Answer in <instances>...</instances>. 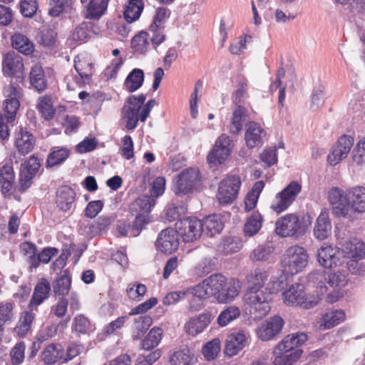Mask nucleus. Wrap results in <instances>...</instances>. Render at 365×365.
Instances as JSON below:
<instances>
[{"mask_svg": "<svg viewBox=\"0 0 365 365\" xmlns=\"http://www.w3.org/2000/svg\"><path fill=\"white\" fill-rule=\"evenodd\" d=\"M276 233L282 237H298L304 235V227L295 214H287L279 217L275 222Z\"/></svg>", "mask_w": 365, "mask_h": 365, "instance_id": "obj_7", "label": "nucleus"}, {"mask_svg": "<svg viewBox=\"0 0 365 365\" xmlns=\"http://www.w3.org/2000/svg\"><path fill=\"white\" fill-rule=\"evenodd\" d=\"M247 336L243 331L230 334L226 340L225 353L229 356L236 355L246 344Z\"/></svg>", "mask_w": 365, "mask_h": 365, "instance_id": "obj_25", "label": "nucleus"}, {"mask_svg": "<svg viewBox=\"0 0 365 365\" xmlns=\"http://www.w3.org/2000/svg\"><path fill=\"white\" fill-rule=\"evenodd\" d=\"M34 137L26 128L21 127L16 133L15 145L17 150L22 155H26L34 148Z\"/></svg>", "mask_w": 365, "mask_h": 365, "instance_id": "obj_24", "label": "nucleus"}, {"mask_svg": "<svg viewBox=\"0 0 365 365\" xmlns=\"http://www.w3.org/2000/svg\"><path fill=\"white\" fill-rule=\"evenodd\" d=\"M155 204V199L152 196L143 195L140 196L132 204L131 209L138 213H144L148 215L151 209Z\"/></svg>", "mask_w": 365, "mask_h": 365, "instance_id": "obj_48", "label": "nucleus"}, {"mask_svg": "<svg viewBox=\"0 0 365 365\" xmlns=\"http://www.w3.org/2000/svg\"><path fill=\"white\" fill-rule=\"evenodd\" d=\"M51 290L50 282L46 278H42L36 284L31 299L28 305V309L31 310H38V307L43 302L48 299Z\"/></svg>", "mask_w": 365, "mask_h": 365, "instance_id": "obj_22", "label": "nucleus"}, {"mask_svg": "<svg viewBox=\"0 0 365 365\" xmlns=\"http://www.w3.org/2000/svg\"><path fill=\"white\" fill-rule=\"evenodd\" d=\"M317 261L324 268H331L340 264L341 255L340 248L336 250L330 245L322 246L317 250Z\"/></svg>", "mask_w": 365, "mask_h": 365, "instance_id": "obj_21", "label": "nucleus"}, {"mask_svg": "<svg viewBox=\"0 0 365 365\" xmlns=\"http://www.w3.org/2000/svg\"><path fill=\"white\" fill-rule=\"evenodd\" d=\"M206 283L209 287L211 296H215L218 293L219 289H222L225 286L227 278L222 274H213L206 278Z\"/></svg>", "mask_w": 365, "mask_h": 365, "instance_id": "obj_52", "label": "nucleus"}, {"mask_svg": "<svg viewBox=\"0 0 365 365\" xmlns=\"http://www.w3.org/2000/svg\"><path fill=\"white\" fill-rule=\"evenodd\" d=\"M214 319V315L210 312H205L196 317H192L185 325V331L191 336L202 333Z\"/></svg>", "mask_w": 365, "mask_h": 365, "instance_id": "obj_20", "label": "nucleus"}, {"mask_svg": "<svg viewBox=\"0 0 365 365\" xmlns=\"http://www.w3.org/2000/svg\"><path fill=\"white\" fill-rule=\"evenodd\" d=\"M284 321L279 315H274L263 321L256 329V334L263 341L274 340L281 333Z\"/></svg>", "mask_w": 365, "mask_h": 365, "instance_id": "obj_11", "label": "nucleus"}, {"mask_svg": "<svg viewBox=\"0 0 365 365\" xmlns=\"http://www.w3.org/2000/svg\"><path fill=\"white\" fill-rule=\"evenodd\" d=\"M163 330L159 327H153L141 341L142 348L149 350L156 347L162 339Z\"/></svg>", "mask_w": 365, "mask_h": 365, "instance_id": "obj_49", "label": "nucleus"}, {"mask_svg": "<svg viewBox=\"0 0 365 365\" xmlns=\"http://www.w3.org/2000/svg\"><path fill=\"white\" fill-rule=\"evenodd\" d=\"M152 324V318L148 315L140 316L135 319L133 338L140 339L141 336L149 329Z\"/></svg>", "mask_w": 365, "mask_h": 365, "instance_id": "obj_54", "label": "nucleus"}, {"mask_svg": "<svg viewBox=\"0 0 365 365\" xmlns=\"http://www.w3.org/2000/svg\"><path fill=\"white\" fill-rule=\"evenodd\" d=\"M4 105L7 122L12 123L15 120L17 110L20 106L19 100L17 98L14 99L7 98L4 101Z\"/></svg>", "mask_w": 365, "mask_h": 365, "instance_id": "obj_59", "label": "nucleus"}, {"mask_svg": "<svg viewBox=\"0 0 365 365\" xmlns=\"http://www.w3.org/2000/svg\"><path fill=\"white\" fill-rule=\"evenodd\" d=\"M152 35L149 31H140L131 40V46L134 52L138 54L145 53L150 48Z\"/></svg>", "mask_w": 365, "mask_h": 365, "instance_id": "obj_31", "label": "nucleus"}, {"mask_svg": "<svg viewBox=\"0 0 365 365\" xmlns=\"http://www.w3.org/2000/svg\"><path fill=\"white\" fill-rule=\"evenodd\" d=\"M264 187L262 180L256 182L251 190L249 191L245 198V208L247 211L253 210L257 203L259 195Z\"/></svg>", "mask_w": 365, "mask_h": 365, "instance_id": "obj_43", "label": "nucleus"}, {"mask_svg": "<svg viewBox=\"0 0 365 365\" xmlns=\"http://www.w3.org/2000/svg\"><path fill=\"white\" fill-rule=\"evenodd\" d=\"M220 341L215 338L207 342L202 349V354L207 361L215 359L220 351Z\"/></svg>", "mask_w": 365, "mask_h": 365, "instance_id": "obj_53", "label": "nucleus"}, {"mask_svg": "<svg viewBox=\"0 0 365 365\" xmlns=\"http://www.w3.org/2000/svg\"><path fill=\"white\" fill-rule=\"evenodd\" d=\"M170 11L165 7H159L155 11L152 24L148 31L152 35V46L156 48L166 38L164 32L165 23L170 16Z\"/></svg>", "mask_w": 365, "mask_h": 365, "instance_id": "obj_10", "label": "nucleus"}, {"mask_svg": "<svg viewBox=\"0 0 365 365\" xmlns=\"http://www.w3.org/2000/svg\"><path fill=\"white\" fill-rule=\"evenodd\" d=\"M263 218L259 212H255L247 218L245 226L244 232L246 236L252 237L256 235L262 227Z\"/></svg>", "mask_w": 365, "mask_h": 365, "instance_id": "obj_44", "label": "nucleus"}, {"mask_svg": "<svg viewBox=\"0 0 365 365\" xmlns=\"http://www.w3.org/2000/svg\"><path fill=\"white\" fill-rule=\"evenodd\" d=\"M150 222V220L148 215H145L144 213H138L135 220L131 225V228H130V237H137L139 235L142 230Z\"/></svg>", "mask_w": 365, "mask_h": 365, "instance_id": "obj_57", "label": "nucleus"}, {"mask_svg": "<svg viewBox=\"0 0 365 365\" xmlns=\"http://www.w3.org/2000/svg\"><path fill=\"white\" fill-rule=\"evenodd\" d=\"M14 304L10 302H1L0 304V324L11 322L14 317Z\"/></svg>", "mask_w": 365, "mask_h": 365, "instance_id": "obj_63", "label": "nucleus"}, {"mask_svg": "<svg viewBox=\"0 0 365 365\" xmlns=\"http://www.w3.org/2000/svg\"><path fill=\"white\" fill-rule=\"evenodd\" d=\"M63 354V349L59 344H51L46 346L42 353V359L48 365L55 364Z\"/></svg>", "mask_w": 365, "mask_h": 365, "instance_id": "obj_42", "label": "nucleus"}, {"mask_svg": "<svg viewBox=\"0 0 365 365\" xmlns=\"http://www.w3.org/2000/svg\"><path fill=\"white\" fill-rule=\"evenodd\" d=\"M268 277L269 273L267 269L262 267L255 268L247 277V282L250 284L248 288L266 289L264 284Z\"/></svg>", "mask_w": 365, "mask_h": 365, "instance_id": "obj_32", "label": "nucleus"}, {"mask_svg": "<svg viewBox=\"0 0 365 365\" xmlns=\"http://www.w3.org/2000/svg\"><path fill=\"white\" fill-rule=\"evenodd\" d=\"M282 297L287 305L299 306L304 309H311L319 302V297L306 295L304 285L299 283L290 285L283 292Z\"/></svg>", "mask_w": 365, "mask_h": 365, "instance_id": "obj_3", "label": "nucleus"}, {"mask_svg": "<svg viewBox=\"0 0 365 365\" xmlns=\"http://www.w3.org/2000/svg\"><path fill=\"white\" fill-rule=\"evenodd\" d=\"M195 360L193 350L183 349L175 351L170 359V365H191Z\"/></svg>", "mask_w": 365, "mask_h": 365, "instance_id": "obj_38", "label": "nucleus"}, {"mask_svg": "<svg viewBox=\"0 0 365 365\" xmlns=\"http://www.w3.org/2000/svg\"><path fill=\"white\" fill-rule=\"evenodd\" d=\"M11 43L14 48L19 52L29 55L33 53L34 46L33 43L24 34H16L11 37Z\"/></svg>", "mask_w": 365, "mask_h": 365, "instance_id": "obj_40", "label": "nucleus"}, {"mask_svg": "<svg viewBox=\"0 0 365 365\" xmlns=\"http://www.w3.org/2000/svg\"><path fill=\"white\" fill-rule=\"evenodd\" d=\"M202 235L212 237L220 233L224 225L220 215H211L206 217L202 221Z\"/></svg>", "mask_w": 365, "mask_h": 365, "instance_id": "obj_28", "label": "nucleus"}, {"mask_svg": "<svg viewBox=\"0 0 365 365\" xmlns=\"http://www.w3.org/2000/svg\"><path fill=\"white\" fill-rule=\"evenodd\" d=\"M247 110L238 105L232 113V118L230 125V133L237 135L242 129L243 122L247 120Z\"/></svg>", "mask_w": 365, "mask_h": 365, "instance_id": "obj_37", "label": "nucleus"}, {"mask_svg": "<svg viewBox=\"0 0 365 365\" xmlns=\"http://www.w3.org/2000/svg\"><path fill=\"white\" fill-rule=\"evenodd\" d=\"M143 81V71L140 68H134L126 77L124 86L128 92L133 93L142 86Z\"/></svg>", "mask_w": 365, "mask_h": 365, "instance_id": "obj_39", "label": "nucleus"}, {"mask_svg": "<svg viewBox=\"0 0 365 365\" xmlns=\"http://www.w3.org/2000/svg\"><path fill=\"white\" fill-rule=\"evenodd\" d=\"M345 314L342 310H331L326 312L319 322V327L324 330L334 327L343 322Z\"/></svg>", "mask_w": 365, "mask_h": 365, "instance_id": "obj_35", "label": "nucleus"}, {"mask_svg": "<svg viewBox=\"0 0 365 365\" xmlns=\"http://www.w3.org/2000/svg\"><path fill=\"white\" fill-rule=\"evenodd\" d=\"M240 313L241 312L237 307L229 306L220 312L217 319V323L221 327H225L237 319L240 316Z\"/></svg>", "mask_w": 365, "mask_h": 365, "instance_id": "obj_47", "label": "nucleus"}, {"mask_svg": "<svg viewBox=\"0 0 365 365\" xmlns=\"http://www.w3.org/2000/svg\"><path fill=\"white\" fill-rule=\"evenodd\" d=\"M145 99L146 96L143 94L138 96H130L126 99L122 108V118L126 120L128 130L135 129L138 125V120L141 121L140 110Z\"/></svg>", "mask_w": 365, "mask_h": 365, "instance_id": "obj_6", "label": "nucleus"}, {"mask_svg": "<svg viewBox=\"0 0 365 365\" xmlns=\"http://www.w3.org/2000/svg\"><path fill=\"white\" fill-rule=\"evenodd\" d=\"M331 225L326 212H322L317 219L314 235L319 240L326 239L331 233Z\"/></svg>", "mask_w": 365, "mask_h": 365, "instance_id": "obj_34", "label": "nucleus"}, {"mask_svg": "<svg viewBox=\"0 0 365 365\" xmlns=\"http://www.w3.org/2000/svg\"><path fill=\"white\" fill-rule=\"evenodd\" d=\"M307 339V335L302 332L287 335L274 346L275 353L280 354V351L293 353L297 351H302L298 347L304 344Z\"/></svg>", "mask_w": 365, "mask_h": 365, "instance_id": "obj_19", "label": "nucleus"}, {"mask_svg": "<svg viewBox=\"0 0 365 365\" xmlns=\"http://www.w3.org/2000/svg\"><path fill=\"white\" fill-rule=\"evenodd\" d=\"M353 144L354 138L350 135H344L339 138L331 153L327 156L329 163L335 165L346 158Z\"/></svg>", "mask_w": 365, "mask_h": 365, "instance_id": "obj_16", "label": "nucleus"}, {"mask_svg": "<svg viewBox=\"0 0 365 365\" xmlns=\"http://www.w3.org/2000/svg\"><path fill=\"white\" fill-rule=\"evenodd\" d=\"M273 251L274 247L269 245H259L250 253V258L254 262L267 261L272 256Z\"/></svg>", "mask_w": 365, "mask_h": 365, "instance_id": "obj_50", "label": "nucleus"}, {"mask_svg": "<svg viewBox=\"0 0 365 365\" xmlns=\"http://www.w3.org/2000/svg\"><path fill=\"white\" fill-rule=\"evenodd\" d=\"M329 202L336 217L351 218L352 214L365 212V187L354 186L344 192L338 187L329 192Z\"/></svg>", "mask_w": 365, "mask_h": 365, "instance_id": "obj_1", "label": "nucleus"}, {"mask_svg": "<svg viewBox=\"0 0 365 365\" xmlns=\"http://www.w3.org/2000/svg\"><path fill=\"white\" fill-rule=\"evenodd\" d=\"M241 248V243L235 237H230L223 239L219 245V250L225 255H230L238 252Z\"/></svg>", "mask_w": 365, "mask_h": 365, "instance_id": "obj_56", "label": "nucleus"}, {"mask_svg": "<svg viewBox=\"0 0 365 365\" xmlns=\"http://www.w3.org/2000/svg\"><path fill=\"white\" fill-rule=\"evenodd\" d=\"M241 179L237 175H230L222 179L218 186L216 199L221 205L232 204L238 197Z\"/></svg>", "mask_w": 365, "mask_h": 365, "instance_id": "obj_5", "label": "nucleus"}, {"mask_svg": "<svg viewBox=\"0 0 365 365\" xmlns=\"http://www.w3.org/2000/svg\"><path fill=\"white\" fill-rule=\"evenodd\" d=\"M143 9L142 0H129L124 11V18L128 23L137 20Z\"/></svg>", "mask_w": 365, "mask_h": 365, "instance_id": "obj_45", "label": "nucleus"}, {"mask_svg": "<svg viewBox=\"0 0 365 365\" xmlns=\"http://www.w3.org/2000/svg\"><path fill=\"white\" fill-rule=\"evenodd\" d=\"M71 285V278L68 270H64L53 284V291L56 296L65 297L68 294Z\"/></svg>", "mask_w": 365, "mask_h": 365, "instance_id": "obj_41", "label": "nucleus"}, {"mask_svg": "<svg viewBox=\"0 0 365 365\" xmlns=\"http://www.w3.org/2000/svg\"><path fill=\"white\" fill-rule=\"evenodd\" d=\"M2 72L6 77H14L18 82H23L24 73L22 58L15 53H6L2 61Z\"/></svg>", "mask_w": 365, "mask_h": 365, "instance_id": "obj_13", "label": "nucleus"}, {"mask_svg": "<svg viewBox=\"0 0 365 365\" xmlns=\"http://www.w3.org/2000/svg\"><path fill=\"white\" fill-rule=\"evenodd\" d=\"M34 310H26L21 313L19 321L14 327V331L19 337L26 336L31 329V325L35 319Z\"/></svg>", "mask_w": 365, "mask_h": 365, "instance_id": "obj_26", "label": "nucleus"}, {"mask_svg": "<svg viewBox=\"0 0 365 365\" xmlns=\"http://www.w3.org/2000/svg\"><path fill=\"white\" fill-rule=\"evenodd\" d=\"M38 109L42 116L47 120L52 119L55 114V109L53 108L51 101L46 97H42L39 99Z\"/></svg>", "mask_w": 365, "mask_h": 365, "instance_id": "obj_62", "label": "nucleus"}, {"mask_svg": "<svg viewBox=\"0 0 365 365\" xmlns=\"http://www.w3.org/2000/svg\"><path fill=\"white\" fill-rule=\"evenodd\" d=\"M307 262L308 256L305 250L299 246H292L286 250L282 264L285 272L295 274L307 266Z\"/></svg>", "mask_w": 365, "mask_h": 365, "instance_id": "obj_4", "label": "nucleus"}, {"mask_svg": "<svg viewBox=\"0 0 365 365\" xmlns=\"http://www.w3.org/2000/svg\"><path fill=\"white\" fill-rule=\"evenodd\" d=\"M71 150L65 147L56 146L47 156L46 167L51 168L61 165L69 157Z\"/></svg>", "mask_w": 365, "mask_h": 365, "instance_id": "obj_30", "label": "nucleus"}, {"mask_svg": "<svg viewBox=\"0 0 365 365\" xmlns=\"http://www.w3.org/2000/svg\"><path fill=\"white\" fill-rule=\"evenodd\" d=\"M37 0H21L19 3L20 13L24 17L32 18L38 10Z\"/></svg>", "mask_w": 365, "mask_h": 365, "instance_id": "obj_61", "label": "nucleus"}, {"mask_svg": "<svg viewBox=\"0 0 365 365\" xmlns=\"http://www.w3.org/2000/svg\"><path fill=\"white\" fill-rule=\"evenodd\" d=\"M215 259L209 257L202 259L195 267V273L199 277H202L215 269Z\"/></svg>", "mask_w": 365, "mask_h": 365, "instance_id": "obj_58", "label": "nucleus"}, {"mask_svg": "<svg viewBox=\"0 0 365 365\" xmlns=\"http://www.w3.org/2000/svg\"><path fill=\"white\" fill-rule=\"evenodd\" d=\"M76 193L69 186H62L56 192L57 206L63 211L69 210L74 202Z\"/></svg>", "mask_w": 365, "mask_h": 365, "instance_id": "obj_27", "label": "nucleus"}, {"mask_svg": "<svg viewBox=\"0 0 365 365\" xmlns=\"http://www.w3.org/2000/svg\"><path fill=\"white\" fill-rule=\"evenodd\" d=\"M282 284V281L272 278L266 289L248 288L243 297L246 312L254 319L265 317L271 309L272 295L281 289Z\"/></svg>", "mask_w": 365, "mask_h": 365, "instance_id": "obj_2", "label": "nucleus"}, {"mask_svg": "<svg viewBox=\"0 0 365 365\" xmlns=\"http://www.w3.org/2000/svg\"><path fill=\"white\" fill-rule=\"evenodd\" d=\"M341 255L347 259H354L349 265L352 266L357 259H361L365 255V243L360 240L353 238L345 241L340 247Z\"/></svg>", "mask_w": 365, "mask_h": 365, "instance_id": "obj_18", "label": "nucleus"}, {"mask_svg": "<svg viewBox=\"0 0 365 365\" xmlns=\"http://www.w3.org/2000/svg\"><path fill=\"white\" fill-rule=\"evenodd\" d=\"M353 162L360 167H365V138L361 139L352 151Z\"/></svg>", "mask_w": 365, "mask_h": 365, "instance_id": "obj_60", "label": "nucleus"}, {"mask_svg": "<svg viewBox=\"0 0 365 365\" xmlns=\"http://www.w3.org/2000/svg\"><path fill=\"white\" fill-rule=\"evenodd\" d=\"M110 0H89L86 6L85 16L90 19H98L106 11Z\"/></svg>", "mask_w": 365, "mask_h": 365, "instance_id": "obj_33", "label": "nucleus"}, {"mask_svg": "<svg viewBox=\"0 0 365 365\" xmlns=\"http://www.w3.org/2000/svg\"><path fill=\"white\" fill-rule=\"evenodd\" d=\"M200 179L199 170L190 168L182 170L175 179L173 190L178 195L188 194L193 190Z\"/></svg>", "mask_w": 365, "mask_h": 365, "instance_id": "obj_12", "label": "nucleus"}, {"mask_svg": "<svg viewBox=\"0 0 365 365\" xmlns=\"http://www.w3.org/2000/svg\"><path fill=\"white\" fill-rule=\"evenodd\" d=\"M302 354V351H297L293 353L280 351V354L275 353V349H273L272 354L274 359L272 365H292L298 360Z\"/></svg>", "mask_w": 365, "mask_h": 365, "instance_id": "obj_46", "label": "nucleus"}, {"mask_svg": "<svg viewBox=\"0 0 365 365\" xmlns=\"http://www.w3.org/2000/svg\"><path fill=\"white\" fill-rule=\"evenodd\" d=\"M72 330L78 336L88 334L92 330L89 319L83 314H78L73 319Z\"/></svg>", "mask_w": 365, "mask_h": 365, "instance_id": "obj_51", "label": "nucleus"}, {"mask_svg": "<svg viewBox=\"0 0 365 365\" xmlns=\"http://www.w3.org/2000/svg\"><path fill=\"white\" fill-rule=\"evenodd\" d=\"M202 220L197 217H186L175 223V230L186 242H192L202 235Z\"/></svg>", "mask_w": 365, "mask_h": 365, "instance_id": "obj_9", "label": "nucleus"}, {"mask_svg": "<svg viewBox=\"0 0 365 365\" xmlns=\"http://www.w3.org/2000/svg\"><path fill=\"white\" fill-rule=\"evenodd\" d=\"M232 149V139L226 135H220L215 142V145L207 159L210 163L221 164L230 155Z\"/></svg>", "mask_w": 365, "mask_h": 365, "instance_id": "obj_14", "label": "nucleus"}, {"mask_svg": "<svg viewBox=\"0 0 365 365\" xmlns=\"http://www.w3.org/2000/svg\"><path fill=\"white\" fill-rule=\"evenodd\" d=\"M31 85L38 92H43L47 87L44 71L41 66L35 65L31 68L29 75Z\"/></svg>", "mask_w": 365, "mask_h": 365, "instance_id": "obj_36", "label": "nucleus"}, {"mask_svg": "<svg viewBox=\"0 0 365 365\" xmlns=\"http://www.w3.org/2000/svg\"><path fill=\"white\" fill-rule=\"evenodd\" d=\"M14 173L11 165H5L0 170V185L2 193L6 195H13L14 198L18 202H20L21 196L16 195L11 192L14 188Z\"/></svg>", "mask_w": 365, "mask_h": 365, "instance_id": "obj_23", "label": "nucleus"}, {"mask_svg": "<svg viewBox=\"0 0 365 365\" xmlns=\"http://www.w3.org/2000/svg\"><path fill=\"white\" fill-rule=\"evenodd\" d=\"M267 133L261 125L250 121L245 125V140L248 148L262 146L266 139Z\"/></svg>", "mask_w": 365, "mask_h": 365, "instance_id": "obj_17", "label": "nucleus"}, {"mask_svg": "<svg viewBox=\"0 0 365 365\" xmlns=\"http://www.w3.org/2000/svg\"><path fill=\"white\" fill-rule=\"evenodd\" d=\"M187 297L192 296L198 298L199 299H207L211 296L209 292L208 285L206 283V279H203L196 286L186 289Z\"/></svg>", "mask_w": 365, "mask_h": 365, "instance_id": "obj_55", "label": "nucleus"}, {"mask_svg": "<svg viewBox=\"0 0 365 365\" xmlns=\"http://www.w3.org/2000/svg\"><path fill=\"white\" fill-rule=\"evenodd\" d=\"M178 236L175 229L169 227L162 230L159 233L156 242L157 249L165 254L172 253L178 248Z\"/></svg>", "mask_w": 365, "mask_h": 365, "instance_id": "obj_15", "label": "nucleus"}, {"mask_svg": "<svg viewBox=\"0 0 365 365\" xmlns=\"http://www.w3.org/2000/svg\"><path fill=\"white\" fill-rule=\"evenodd\" d=\"M26 345L24 341L17 343L11 350L10 356L13 365L21 364L24 359Z\"/></svg>", "mask_w": 365, "mask_h": 365, "instance_id": "obj_64", "label": "nucleus"}, {"mask_svg": "<svg viewBox=\"0 0 365 365\" xmlns=\"http://www.w3.org/2000/svg\"><path fill=\"white\" fill-rule=\"evenodd\" d=\"M240 293V286L235 281L225 282V286L219 289L218 293L215 296L219 303H230Z\"/></svg>", "mask_w": 365, "mask_h": 365, "instance_id": "obj_29", "label": "nucleus"}, {"mask_svg": "<svg viewBox=\"0 0 365 365\" xmlns=\"http://www.w3.org/2000/svg\"><path fill=\"white\" fill-rule=\"evenodd\" d=\"M302 190L301 185L297 181L291 182L272 200L271 209L277 214L285 211L296 200Z\"/></svg>", "mask_w": 365, "mask_h": 365, "instance_id": "obj_8", "label": "nucleus"}]
</instances>
